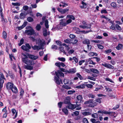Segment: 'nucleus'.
<instances>
[{
    "instance_id": "f257e3e1",
    "label": "nucleus",
    "mask_w": 123,
    "mask_h": 123,
    "mask_svg": "<svg viewBox=\"0 0 123 123\" xmlns=\"http://www.w3.org/2000/svg\"><path fill=\"white\" fill-rule=\"evenodd\" d=\"M55 73L57 77H55V83L58 85H60V82L59 80V76L63 77L64 76V74L61 71L59 70H58L57 72H55Z\"/></svg>"
},
{
    "instance_id": "f03ea898",
    "label": "nucleus",
    "mask_w": 123,
    "mask_h": 123,
    "mask_svg": "<svg viewBox=\"0 0 123 123\" xmlns=\"http://www.w3.org/2000/svg\"><path fill=\"white\" fill-rule=\"evenodd\" d=\"M23 57L22 58V62L25 64L28 65H32L33 64V61L30 60L28 57L25 54H23Z\"/></svg>"
},
{
    "instance_id": "7ed1b4c3",
    "label": "nucleus",
    "mask_w": 123,
    "mask_h": 123,
    "mask_svg": "<svg viewBox=\"0 0 123 123\" xmlns=\"http://www.w3.org/2000/svg\"><path fill=\"white\" fill-rule=\"evenodd\" d=\"M4 79H5L3 74L0 72V92L3 87V84L4 82Z\"/></svg>"
},
{
    "instance_id": "20e7f679",
    "label": "nucleus",
    "mask_w": 123,
    "mask_h": 123,
    "mask_svg": "<svg viewBox=\"0 0 123 123\" xmlns=\"http://www.w3.org/2000/svg\"><path fill=\"white\" fill-rule=\"evenodd\" d=\"M85 104H89V106L91 107H94L97 105V103L96 102H93L92 99L85 102Z\"/></svg>"
},
{
    "instance_id": "39448f33",
    "label": "nucleus",
    "mask_w": 123,
    "mask_h": 123,
    "mask_svg": "<svg viewBox=\"0 0 123 123\" xmlns=\"http://www.w3.org/2000/svg\"><path fill=\"white\" fill-rule=\"evenodd\" d=\"M38 44V46L34 45V46H32L31 47L34 50L37 49L38 50L42 49L43 47V44L40 40Z\"/></svg>"
},
{
    "instance_id": "423d86ee",
    "label": "nucleus",
    "mask_w": 123,
    "mask_h": 123,
    "mask_svg": "<svg viewBox=\"0 0 123 123\" xmlns=\"http://www.w3.org/2000/svg\"><path fill=\"white\" fill-rule=\"evenodd\" d=\"M25 32L29 35H31L35 34V31L33 29L25 30Z\"/></svg>"
},
{
    "instance_id": "0eeeda50",
    "label": "nucleus",
    "mask_w": 123,
    "mask_h": 123,
    "mask_svg": "<svg viewBox=\"0 0 123 123\" xmlns=\"http://www.w3.org/2000/svg\"><path fill=\"white\" fill-rule=\"evenodd\" d=\"M102 65L107 68H111V69H113L114 68L113 66L109 64H107L105 63H102Z\"/></svg>"
},
{
    "instance_id": "6e6552de",
    "label": "nucleus",
    "mask_w": 123,
    "mask_h": 123,
    "mask_svg": "<svg viewBox=\"0 0 123 123\" xmlns=\"http://www.w3.org/2000/svg\"><path fill=\"white\" fill-rule=\"evenodd\" d=\"M57 9L58 10L61 12L62 13L64 14L68 11L69 9L68 8H67L65 9H62L61 8H57Z\"/></svg>"
},
{
    "instance_id": "1a4fd4ad",
    "label": "nucleus",
    "mask_w": 123,
    "mask_h": 123,
    "mask_svg": "<svg viewBox=\"0 0 123 123\" xmlns=\"http://www.w3.org/2000/svg\"><path fill=\"white\" fill-rule=\"evenodd\" d=\"M13 84L11 82H9L7 83L6 87L8 89H11L13 87Z\"/></svg>"
},
{
    "instance_id": "9d476101",
    "label": "nucleus",
    "mask_w": 123,
    "mask_h": 123,
    "mask_svg": "<svg viewBox=\"0 0 123 123\" xmlns=\"http://www.w3.org/2000/svg\"><path fill=\"white\" fill-rule=\"evenodd\" d=\"M29 58L32 60H36L38 58V56L37 55H28Z\"/></svg>"
},
{
    "instance_id": "9b49d317",
    "label": "nucleus",
    "mask_w": 123,
    "mask_h": 123,
    "mask_svg": "<svg viewBox=\"0 0 123 123\" xmlns=\"http://www.w3.org/2000/svg\"><path fill=\"white\" fill-rule=\"evenodd\" d=\"M75 29H76V30H77L78 31H77L76 32V33H78L79 32H83L85 34H86L91 31V30H90L86 31H81L78 28H75Z\"/></svg>"
},
{
    "instance_id": "f8f14e48",
    "label": "nucleus",
    "mask_w": 123,
    "mask_h": 123,
    "mask_svg": "<svg viewBox=\"0 0 123 123\" xmlns=\"http://www.w3.org/2000/svg\"><path fill=\"white\" fill-rule=\"evenodd\" d=\"M76 106V105L70 104L69 105L67 108L68 107L69 109H73L75 108Z\"/></svg>"
},
{
    "instance_id": "ddd939ff",
    "label": "nucleus",
    "mask_w": 123,
    "mask_h": 123,
    "mask_svg": "<svg viewBox=\"0 0 123 123\" xmlns=\"http://www.w3.org/2000/svg\"><path fill=\"white\" fill-rule=\"evenodd\" d=\"M89 26H87V25H80L79 27L81 28H82L83 29H85V28H87L88 29H90L91 28V25H89Z\"/></svg>"
},
{
    "instance_id": "4468645a",
    "label": "nucleus",
    "mask_w": 123,
    "mask_h": 123,
    "mask_svg": "<svg viewBox=\"0 0 123 123\" xmlns=\"http://www.w3.org/2000/svg\"><path fill=\"white\" fill-rule=\"evenodd\" d=\"M81 5L80 6V7L81 8H85L87 7V5L86 3L82 1L81 2Z\"/></svg>"
},
{
    "instance_id": "2eb2a0df",
    "label": "nucleus",
    "mask_w": 123,
    "mask_h": 123,
    "mask_svg": "<svg viewBox=\"0 0 123 123\" xmlns=\"http://www.w3.org/2000/svg\"><path fill=\"white\" fill-rule=\"evenodd\" d=\"M70 98L69 97H67L64 101V103L66 104L69 103L70 102Z\"/></svg>"
},
{
    "instance_id": "dca6fc26",
    "label": "nucleus",
    "mask_w": 123,
    "mask_h": 123,
    "mask_svg": "<svg viewBox=\"0 0 123 123\" xmlns=\"http://www.w3.org/2000/svg\"><path fill=\"white\" fill-rule=\"evenodd\" d=\"M85 85L84 84H82L76 86V88H83L85 87Z\"/></svg>"
},
{
    "instance_id": "f3484780",
    "label": "nucleus",
    "mask_w": 123,
    "mask_h": 123,
    "mask_svg": "<svg viewBox=\"0 0 123 123\" xmlns=\"http://www.w3.org/2000/svg\"><path fill=\"white\" fill-rule=\"evenodd\" d=\"M90 70L92 72L95 74H98L99 73L98 71L96 69L92 68L90 69Z\"/></svg>"
},
{
    "instance_id": "a211bd4d",
    "label": "nucleus",
    "mask_w": 123,
    "mask_h": 123,
    "mask_svg": "<svg viewBox=\"0 0 123 123\" xmlns=\"http://www.w3.org/2000/svg\"><path fill=\"white\" fill-rule=\"evenodd\" d=\"M64 19H62L61 20L60 24H61L63 26H65L67 25L66 22L64 20Z\"/></svg>"
},
{
    "instance_id": "6ab92c4d",
    "label": "nucleus",
    "mask_w": 123,
    "mask_h": 123,
    "mask_svg": "<svg viewBox=\"0 0 123 123\" xmlns=\"http://www.w3.org/2000/svg\"><path fill=\"white\" fill-rule=\"evenodd\" d=\"M12 92L14 93H16L18 92V90L17 88L15 86H13L11 89Z\"/></svg>"
},
{
    "instance_id": "aec40b11",
    "label": "nucleus",
    "mask_w": 123,
    "mask_h": 123,
    "mask_svg": "<svg viewBox=\"0 0 123 123\" xmlns=\"http://www.w3.org/2000/svg\"><path fill=\"white\" fill-rule=\"evenodd\" d=\"M83 43L84 44H90V41L88 39H85L83 41Z\"/></svg>"
},
{
    "instance_id": "412c9836",
    "label": "nucleus",
    "mask_w": 123,
    "mask_h": 123,
    "mask_svg": "<svg viewBox=\"0 0 123 123\" xmlns=\"http://www.w3.org/2000/svg\"><path fill=\"white\" fill-rule=\"evenodd\" d=\"M12 113L14 114L15 113H16V114H15V117H14V118L15 119L17 117V114H18V112H16V110L14 109H12Z\"/></svg>"
},
{
    "instance_id": "4be33fe9",
    "label": "nucleus",
    "mask_w": 123,
    "mask_h": 123,
    "mask_svg": "<svg viewBox=\"0 0 123 123\" xmlns=\"http://www.w3.org/2000/svg\"><path fill=\"white\" fill-rule=\"evenodd\" d=\"M25 69L30 70H32L33 68L32 67L28 65H25Z\"/></svg>"
},
{
    "instance_id": "5701e85b",
    "label": "nucleus",
    "mask_w": 123,
    "mask_h": 123,
    "mask_svg": "<svg viewBox=\"0 0 123 123\" xmlns=\"http://www.w3.org/2000/svg\"><path fill=\"white\" fill-rule=\"evenodd\" d=\"M87 62H89L90 64L93 65H94L96 64L95 62H94L93 61L91 60L90 58H89L87 60Z\"/></svg>"
},
{
    "instance_id": "b1692460",
    "label": "nucleus",
    "mask_w": 123,
    "mask_h": 123,
    "mask_svg": "<svg viewBox=\"0 0 123 123\" xmlns=\"http://www.w3.org/2000/svg\"><path fill=\"white\" fill-rule=\"evenodd\" d=\"M67 18H69V19H72L73 20H74L75 19V18L74 17V16L72 15H67Z\"/></svg>"
},
{
    "instance_id": "393cba45",
    "label": "nucleus",
    "mask_w": 123,
    "mask_h": 123,
    "mask_svg": "<svg viewBox=\"0 0 123 123\" xmlns=\"http://www.w3.org/2000/svg\"><path fill=\"white\" fill-rule=\"evenodd\" d=\"M21 48L25 51H29V50L28 49L26 48V47L24 45H23L21 47Z\"/></svg>"
},
{
    "instance_id": "a878e982",
    "label": "nucleus",
    "mask_w": 123,
    "mask_h": 123,
    "mask_svg": "<svg viewBox=\"0 0 123 123\" xmlns=\"http://www.w3.org/2000/svg\"><path fill=\"white\" fill-rule=\"evenodd\" d=\"M122 45L121 44H119L116 47V48L117 50H119L121 49L122 47Z\"/></svg>"
},
{
    "instance_id": "bb28decb",
    "label": "nucleus",
    "mask_w": 123,
    "mask_h": 123,
    "mask_svg": "<svg viewBox=\"0 0 123 123\" xmlns=\"http://www.w3.org/2000/svg\"><path fill=\"white\" fill-rule=\"evenodd\" d=\"M89 56H92L94 55L97 56V54L96 53L93 52H90L88 54Z\"/></svg>"
},
{
    "instance_id": "cd10ccee",
    "label": "nucleus",
    "mask_w": 123,
    "mask_h": 123,
    "mask_svg": "<svg viewBox=\"0 0 123 123\" xmlns=\"http://www.w3.org/2000/svg\"><path fill=\"white\" fill-rule=\"evenodd\" d=\"M59 49L60 51L61 52H62L65 54H66V53L64 50V48L62 47H61L59 48Z\"/></svg>"
},
{
    "instance_id": "c85d7f7f",
    "label": "nucleus",
    "mask_w": 123,
    "mask_h": 123,
    "mask_svg": "<svg viewBox=\"0 0 123 123\" xmlns=\"http://www.w3.org/2000/svg\"><path fill=\"white\" fill-rule=\"evenodd\" d=\"M3 37L4 38L6 39L7 37V33L5 31H3Z\"/></svg>"
},
{
    "instance_id": "c756f323",
    "label": "nucleus",
    "mask_w": 123,
    "mask_h": 123,
    "mask_svg": "<svg viewBox=\"0 0 123 123\" xmlns=\"http://www.w3.org/2000/svg\"><path fill=\"white\" fill-rule=\"evenodd\" d=\"M101 17L102 18H105L108 21H110L111 20L109 18L107 17H106L105 16H101Z\"/></svg>"
},
{
    "instance_id": "7c9ffc66",
    "label": "nucleus",
    "mask_w": 123,
    "mask_h": 123,
    "mask_svg": "<svg viewBox=\"0 0 123 123\" xmlns=\"http://www.w3.org/2000/svg\"><path fill=\"white\" fill-rule=\"evenodd\" d=\"M62 45L63 46H65L66 47V49L68 51L70 49V48L69 47L68 45H66L65 43H63L62 44Z\"/></svg>"
},
{
    "instance_id": "2f4dec72",
    "label": "nucleus",
    "mask_w": 123,
    "mask_h": 123,
    "mask_svg": "<svg viewBox=\"0 0 123 123\" xmlns=\"http://www.w3.org/2000/svg\"><path fill=\"white\" fill-rule=\"evenodd\" d=\"M36 28L37 30L39 31L41 29V26L39 24H37L36 26Z\"/></svg>"
},
{
    "instance_id": "473e14b6",
    "label": "nucleus",
    "mask_w": 123,
    "mask_h": 123,
    "mask_svg": "<svg viewBox=\"0 0 123 123\" xmlns=\"http://www.w3.org/2000/svg\"><path fill=\"white\" fill-rule=\"evenodd\" d=\"M48 21L47 20H46L45 21V25L46 27L47 28H49V25H48Z\"/></svg>"
},
{
    "instance_id": "72a5a7b5",
    "label": "nucleus",
    "mask_w": 123,
    "mask_h": 123,
    "mask_svg": "<svg viewBox=\"0 0 123 123\" xmlns=\"http://www.w3.org/2000/svg\"><path fill=\"white\" fill-rule=\"evenodd\" d=\"M27 20L29 22H32L33 21V18L31 17H29L27 18Z\"/></svg>"
},
{
    "instance_id": "f704fd0d",
    "label": "nucleus",
    "mask_w": 123,
    "mask_h": 123,
    "mask_svg": "<svg viewBox=\"0 0 123 123\" xmlns=\"http://www.w3.org/2000/svg\"><path fill=\"white\" fill-rule=\"evenodd\" d=\"M88 96L89 98H93L95 97V96L92 93H91L88 95Z\"/></svg>"
},
{
    "instance_id": "c9c22d12",
    "label": "nucleus",
    "mask_w": 123,
    "mask_h": 123,
    "mask_svg": "<svg viewBox=\"0 0 123 123\" xmlns=\"http://www.w3.org/2000/svg\"><path fill=\"white\" fill-rule=\"evenodd\" d=\"M77 98L78 100L80 101L82 99V98L81 95H79L77 97Z\"/></svg>"
},
{
    "instance_id": "e433bc0d",
    "label": "nucleus",
    "mask_w": 123,
    "mask_h": 123,
    "mask_svg": "<svg viewBox=\"0 0 123 123\" xmlns=\"http://www.w3.org/2000/svg\"><path fill=\"white\" fill-rule=\"evenodd\" d=\"M111 6L113 8H115L116 7V4L114 2H112L111 4Z\"/></svg>"
},
{
    "instance_id": "4c0bfd02",
    "label": "nucleus",
    "mask_w": 123,
    "mask_h": 123,
    "mask_svg": "<svg viewBox=\"0 0 123 123\" xmlns=\"http://www.w3.org/2000/svg\"><path fill=\"white\" fill-rule=\"evenodd\" d=\"M24 39L23 38H22L20 41V43L18 44L19 46H21L24 43Z\"/></svg>"
},
{
    "instance_id": "58836bf2",
    "label": "nucleus",
    "mask_w": 123,
    "mask_h": 123,
    "mask_svg": "<svg viewBox=\"0 0 123 123\" xmlns=\"http://www.w3.org/2000/svg\"><path fill=\"white\" fill-rule=\"evenodd\" d=\"M63 111L66 114H68V110L66 108H64L62 109Z\"/></svg>"
},
{
    "instance_id": "ea45409f",
    "label": "nucleus",
    "mask_w": 123,
    "mask_h": 123,
    "mask_svg": "<svg viewBox=\"0 0 123 123\" xmlns=\"http://www.w3.org/2000/svg\"><path fill=\"white\" fill-rule=\"evenodd\" d=\"M25 24H24L21 26L18 27V29L19 30H20L25 27Z\"/></svg>"
},
{
    "instance_id": "a19ab883",
    "label": "nucleus",
    "mask_w": 123,
    "mask_h": 123,
    "mask_svg": "<svg viewBox=\"0 0 123 123\" xmlns=\"http://www.w3.org/2000/svg\"><path fill=\"white\" fill-rule=\"evenodd\" d=\"M64 42L67 43H72L71 42V41L70 40L68 39H66L64 40Z\"/></svg>"
},
{
    "instance_id": "79ce46f5",
    "label": "nucleus",
    "mask_w": 123,
    "mask_h": 123,
    "mask_svg": "<svg viewBox=\"0 0 123 123\" xmlns=\"http://www.w3.org/2000/svg\"><path fill=\"white\" fill-rule=\"evenodd\" d=\"M55 65L57 66L59 68H60L61 67V62H56L55 63Z\"/></svg>"
},
{
    "instance_id": "37998d69",
    "label": "nucleus",
    "mask_w": 123,
    "mask_h": 123,
    "mask_svg": "<svg viewBox=\"0 0 123 123\" xmlns=\"http://www.w3.org/2000/svg\"><path fill=\"white\" fill-rule=\"evenodd\" d=\"M25 15L23 13H21L20 15V18L22 19H23L25 18Z\"/></svg>"
},
{
    "instance_id": "c03bdc74",
    "label": "nucleus",
    "mask_w": 123,
    "mask_h": 123,
    "mask_svg": "<svg viewBox=\"0 0 123 123\" xmlns=\"http://www.w3.org/2000/svg\"><path fill=\"white\" fill-rule=\"evenodd\" d=\"M110 28L113 30H114L115 29L114 24H112L110 27Z\"/></svg>"
},
{
    "instance_id": "a18cd8bd",
    "label": "nucleus",
    "mask_w": 123,
    "mask_h": 123,
    "mask_svg": "<svg viewBox=\"0 0 123 123\" xmlns=\"http://www.w3.org/2000/svg\"><path fill=\"white\" fill-rule=\"evenodd\" d=\"M58 59L62 62H64L65 61V59L64 58H58Z\"/></svg>"
},
{
    "instance_id": "49530a36",
    "label": "nucleus",
    "mask_w": 123,
    "mask_h": 123,
    "mask_svg": "<svg viewBox=\"0 0 123 123\" xmlns=\"http://www.w3.org/2000/svg\"><path fill=\"white\" fill-rule=\"evenodd\" d=\"M83 121L84 123H89L87 119L86 118L83 119Z\"/></svg>"
},
{
    "instance_id": "de8ad7c7",
    "label": "nucleus",
    "mask_w": 123,
    "mask_h": 123,
    "mask_svg": "<svg viewBox=\"0 0 123 123\" xmlns=\"http://www.w3.org/2000/svg\"><path fill=\"white\" fill-rule=\"evenodd\" d=\"M87 79H90L94 81H95V78H93L92 77H90V76H88Z\"/></svg>"
},
{
    "instance_id": "09e8293b",
    "label": "nucleus",
    "mask_w": 123,
    "mask_h": 123,
    "mask_svg": "<svg viewBox=\"0 0 123 123\" xmlns=\"http://www.w3.org/2000/svg\"><path fill=\"white\" fill-rule=\"evenodd\" d=\"M92 116L93 117L95 118H97L98 117V115L96 113H94L92 114Z\"/></svg>"
},
{
    "instance_id": "8fccbe9b",
    "label": "nucleus",
    "mask_w": 123,
    "mask_h": 123,
    "mask_svg": "<svg viewBox=\"0 0 123 123\" xmlns=\"http://www.w3.org/2000/svg\"><path fill=\"white\" fill-rule=\"evenodd\" d=\"M87 87L90 88H91L93 86V85L91 84H87L85 85Z\"/></svg>"
},
{
    "instance_id": "3c124183",
    "label": "nucleus",
    "mask_w": 123,
    "mask_h": 123,
    "mask_svg": "<svg viewBox=\"0 0 123 123\" xmlns=\"http://www.w3.org/2000/svg\"><path fill=\"white\" fill-rule=\"evenodd\" d=\"M74 91H68V93L69 94H71L75 92Z\"/></svg>"
},
{
    "instance_id": "603ef678",
    "label": "nucleus",
    "mask_w": 123,
    "mask_h": 123,
    "mask_svg": "<svg viewBox=\"0 0 123 123\" xmlns=\"http://www.w3.org/2000/svg\"><path fill=\"white\" fill-rule=\"evenodd\" d=\"M87 48L88 50L89 51H90L91 50L92 47L91 45L89 44L87 45Z\"/></svg>"
},
{
    "instance_id": "864d4df0",
    "label": "nucleus",
    "mask_w": 123,
    "mask_h": 123,
    "mask_svg": "<svg viewBox=\"0 0 123 123\" xmlns=\"http://www.w3.org/2000/svg\"><path fill=\"white\" fill-rule=\"evenodd\" d=\"M62 27L63 26L60 24L57 25V28L58 29H62Z\"/></svg>"
},
{
    "instance_id": "5fc2aeb1",
    "label": "nucleus",
    "mask_w": 123,
    "mask_h": 123,
    "mask_svg": "<svg viewBox=\"0 0 123 123\" xmlns=\"http://www.w3.org/2000/svg\"><path fill=\"white\" fill-rule=\"evenodd\" d=\"M76 75L77 76L80 78V80H82L83 79V78L78 73H77Z\"/></svg>"
},
{
    "instance_id": "6e6d98bb",
    "label": "nucleus",
    "mask_w": 123,
    "mask_h": 123,
    "mask_svg": "<svg viewBox=\"0 0 123 123\" xmlns=\"http://www.w3.org/2000/svg\"><path fill=\"white\" fill-rule=\"evenodd\" d=\"M9 55L11 60L12 61V58L14 59H15V57L12 55V54H9Z\"/></svg>"
},
{
    "instance_id": "4d7b16f0",
    "label": "nucleus",
    "mask_w": 123,
    "mask_h": 123,
    "mask_svg": "<svg viewBox=\"0 0 123 123\" xmlns=\"http://www.w3.org/2000/svg\"><path fill=\"white\" fill-rule=\"evenodd\" d=\"M116 27L117 30H120L121 29L120 27L118 24L116 25Z\"/></svg>"
},
{
    "instance_id": "13d9d810",
    "label": "nucleus",
    "mask_w": 123,
    "mask_h": 123,
    "mask_svg": "<svg viewBox=\"0 0 123 123\" xmlns=\"http://www.w3.org/2000/svg\"><path fill=\"white\" fill-rule=\"evenodd\" d=\"M72 22V20L71 19H69L67 20L66 21V23L67 25L69 23H71Z\"/></svg>"
},
{
    "instance_id": "bf43d9fd",
    "label": "nucleus",
    "mask_w": 123,
    "mask_h": 123,
    "mask_svg": "<svg viewBox=\"0 0 123 123\" xmlns=\"http://www.w3.org/2000/svg\"><path fill=\"white\" fill-rule=\"evenodd\" d=\"M97 46L98 48L99 49H102L104 48V47L101 44H98Z\"/></svg>"
},
{
    "instance_id": "052dcab7",
    "label": "nucleus",
    "mask_w": 123,
    "mask_h": 123,
    "mask_svg": "<svg viewBox=\"0 0 123 123\" xmlns=\"http://www.w3.org/2000/svg\"><path fill=\"white\" fill-rule=\"evenodd\" d=\"M63 82L65 84H67L69 82V80L67 79H65L64 80Z\"/></svg>"
},
{
    "instance_id": "680f3d73",
    "label": "nucleus",
    "mask_w": 123,
    "mask_h": 123,
    "mask_svg": "<svg viewBox=\"0 0 123 123\" xmlns=\"http://www.w3.org/2000/svg\"><path fill=\"white\" fill-rule=\"evenodd\" d=\"M43 35L44 36H46L47 35V31L46 29L44 30L43 31Z\"/></svg>"
},
{
    "instance_id": "e2e57ef3",
    "label": "nucleus",
    "mask_w": 123,
    "mask_h": 123,
    "mask_svg": "<svg viewBox=\"0 0 123 123\" xmlns=\"http://www.w3.org/2000/svg\"><path fill=\"white\" fill-rule=\"evenodd\" d=\"M74 52V50L72 49L69 50V51H68V52L69 54H72Z\"/></svg>"
},
{
    "instance_id": "0e129e2a",
    "label": "nucleus",
    "mask_w": 123,
    "mask_h": 123,
    "mask_svg": "<svg viewBox=\"0 0 123 123\" xmlns=\"http://www.w3.org/2000/svg\"><path fill=\"white\" fill-rule=\"evenodd\" d=\"M24 93V91L22 88L21 89V91L20 92V95L22 96L23 95Z\"/></svg>"
},
{
    "instance_id": "69168bd1",
    "label": "nucleus",
    "mask_w": 123,
    "mask_h": 123,
    "mask_svg": "<svg viewBox=\"0 0 123 123\" xmlns=\"http://www.w3.org/2000/svg\"><path fill=\"white\" fill-rule=\"evenodd\" d=\"M73 60L76 63H77L78 62V61L77 59L75 57H73Z\"/></svg>"
},
{
    "instance_id": "338daca9",
    "label": "nucleus",
    "mask_w": 123,
    "mask_h": 123,
    "mask_svg": "<svg viewBox=\"0 0 123 123\" xmlns=\"http://www.w3.org/2000/svg\"><path fill=\"white\" fill-rule=\"evenodd\" d=\"M51 48L52 49H57V46L55 45H53L51 46Z\"/></svg>"
},
{
    "instance_id": "774afa93",
    "label": "nucleus",
    "mask_w": 123,
    "mask_h": 123,
    "mask_svg": "<svg viewBox=\"0 0 123 123\" xmlns=\"http://www.w3.org/2000/svg\"><path fill=\"white\" fill-rule=\"evenodd\" d=\"M29 38L32 41L34 42L36 40V39L33 37L30 36L29 37Z\"/></svg>"
}]
</instances>
